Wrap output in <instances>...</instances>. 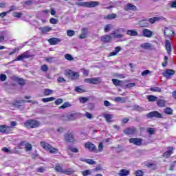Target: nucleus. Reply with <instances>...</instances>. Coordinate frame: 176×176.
I'll return each instance as SVG.
<instances>
[{
    "label": "nucleus",
    "mask_w": 176,
    "mask_h": 176,
    "mask_svg": "<svg viewBox=\"0 0 176 176\" xmlns=\"http://www.w3.org/2000/svg\"><path fill=\"white\" fill-rule=\"evenodd\" d=\"M41 126V122L38 120L30 119L24 122V126L27 129H36Z\"/></svg>",
    "instance_id": "obj_1"
},
{
    "label": "nucleus",
    "mask_w": 176,
    "mask_h": 176,
    "mask_svg": "<svg viewBox=\"0 0 176 176\" xmlns=\"http://www.w3.org/2000/svg\"><path fill=\"white\" fill-rule=\"evenodd\" d=\"M77 6L83 7V8H97L100 5L98 1H88V2H78L76 3Z\"/></svg>",
    "instance_id": "obj_2"
},
{
    "label": "nucleus",
    "mask_w": 176,
    "mask_h": 176,
    "mask_svg": "<svg viewBox=\"0 0 176 176\" xmlns=\"http://www.w3.org/2000/svg\"><path fill=\"white\" fill-rule=\"evenodd\" d=\"M41 146H42V148H43V149L50 152V153H52L54 155H55L56 153H58V148L52 146L50 144L45 142H41Z\"/></svg>",
    "instance_id": "obj_3"
},
{
    "label": "nucleus",
    "mask_w": 176,
    "mask_h": 176,
    "mask_svg": "<svg viewBox=\"0 0 176 176\" xmlns=\"http://www.w3.org/2000/svg\"><path fill=\"white\" fill-rule=\"evenodd\" d=\"M65 75L72 79V80H76L79 79V73L73 72L72 70H67L65 72Z\"/></svg>",
    "instance_id": "obj_4"
},
{
    "label": "nucleus",
    "mask_w": 176,
    "mask_h": 176,
    "mask_svg": "<svg viewBox=\"0 0 176 176\" xmlns=\"http://www.w3.org/2000/svg\"><path fill=\"white\" fill-rule=\"evenodd\" d=\"M30 57H32V55L30 54V51H26L22 53L20 56H19L16 59L13 61H23V60L25 58H30Z\"/></svg>",
    "instance_id": "obj_5"
},
{
    "label": "nucleus",
    "mask_w": 176,
    "mask_h": 176,
    "mask_svg": "<svg viewBox=\"0 0 176 176\" xmlns=\"http://www.w3.org/2000/svg\"><path fill=\"white\" fill-rule=\"evenodd\" d=\"M146 118L148 119H152V118H157L158 119H162L163 116L162 113H159L157 111H151L146 114Z\"/></svg>",
    "instance_id": "obj_6"
},
{
    "label": "nucleus",
    "mask_w": 176,
    "mask_h": 176,
    "mask_svg": "<svg viewBox=\"0 0 176 176\" xmlns=\"http://www.w3.org/2000/svg\"><path fill=\"white\" fill-rule=\"evenodd\" d=\"M85 148L88 149L90 152H95V153H98V150H97V147L96 145L92 144L91 142H87L85 144Z\"/></svg>",
    "instance_id": "obj_7"
},
{
    "label": "nucleus",
    "mask_w": 176,
    "mask_h": 176,
    "mask_svg": "<svg viewBox=\"0 0 176 176\" xmlns=\"http://www.w3.org/2000/svg\"><path fill=\"white\" fill-rule=\"evenodd\" d=\"M65 141L66 142H75V138L74 137V133L72 132H67L65 133Z\"/></svg>",
    "instance_id": "obj_8"
},
{
    "label": "nucleus",
    "mask_w": 176,
    "mask_h": 176,
    "mask_svg": "<svg viewBox=\"0 0 176 176\" xmlns=\"http://www.w3.org/2000/svg\"><path fill=\"white\" fill-rule=\"evenodd\" d=\"M142 35L145 38H152L153 36V32L149 30L148 29H142Z\"/></svg>",
    "instance_id": "obj_9"
},
{
    "label": "nucleus",
    "mask_w": 176,
    "mask_h": 176,
    "mask_svg": "<svg viewBox=\"0 0 176 176\" xmlns=\"http://www.w3.org/2000/svg\"><path fill=\"white\" fill-rule=\"evenodd\" d=\"M130 144H133V145H137L140 146L142 144V139L141 138H130L129 139Z\"/></svg>",
    "instance_id": "obj_10"
},
{
    "label": "nucleus",
    "mask_w": 176,
    "mask_h": 176,
    "mask_svg": "<svg viewBox=\"0 0 176 176\" xmlns=\"http://www.w3.org/2000/svg\"><path fill=\"white\" fill-rule=\"evenodd\" d=\"M164 34L165 36H166L167 38H170V36H171V35H174L175 32L173 31L171 28L166 27L164 28Z\"/></svg>",
    "instance_id": "obj_11"
},
{
    "label": "nucleus",
    "mask_w": 176,
    "mask_h": 176,
    "mask_svg": "<svg viewBox=\"0 0 176 176\" xmlns=\"http://www.w3.org/2000/svg\"><path fill=\"white\" fill-rule=\"evenodd\" d=\"M80 113H73L71 114L67 115V118L69 120H75L76 119H78L80 116Z\"/></svg>",
    "instance_id": "obj_12"
},
{
    "label": "nucleus",
    "mask_w": 176,
    "mask_h": 176,
    "mask_svg": "<svg viewBox=\"0 0 176 176\" xmlns=\"http://www.w3.org/2000/svg\"><path fill=\"white\" fill-rule=\"evenodd\" d=\"M135 128H127L124 130V134H126V135H131L133 134H135Z\"/></svg>",
    "instance_id": "obj_13"
},
{
    "label": "nucleus",
    "mask_w": 176,
    "mask_h": 176,
    "mask_svg": "<svg viewBox=\"0 0 176 176\" xmlns=\"http://www.w3.org/2000/svg\"><path fill=\"white\" fill-rule=\"evenodd\" d=\"M173 151H174L173 147H168V151L163 154V157H166V159L170 157L173 155Z\"/></svg>",
    "instance_id": "obj_14"
},
{
    "label": "nucleus",
    "mask_w": 176,
    "mask_h": 176,
    "mask_svg": "<svg viewBox=\"0 0 176 176\" xmlns=\"http://www.w3.org/2000/svg\"><path fill=\"white\" fill-rule=\"evenodd\" d=\"M165 46L168 56H171V42H170L168 40H166Z\"/></svg>",
    "instance_id": "obj_15"
},
{
    "label": "nucleus",
    "mask_w": 176,
    "mask_h": 176,
    "mask_svg": "<svg viewBox=\"0 0 176 176\" xmlns=\"http://www.w3.org/2000/svg\"><path fill=\"white\" fill-rule=\"evenodd\" d=\"M140 47H142V49H145L146 50H151L152 44L151 43H142L140 45Z\"/></svg>",
    "instance_id": "obj_16"
},
{
    "label": "nucleus",
    "mask_w": 176,
    "mask_h": 176,
    "mask_svg": "<svg viewBox=\"0 0 176 176\" xmlns=\"http://www.w3.org/2000/svg\"><path fill=\"white\" fill-rule=\"evenodd\" d=\"M10 130V126H6V125H1L0 126L1 133H9Z\"/></svg>",
    "instance_id": "obj_17"
},
{
    "label": "nucleus",
    "mask_w": 176,
    "mask_h": 176,
    "mask_svg": "<svg viewBox=\"0 0 176 176\" xmlns=\"http://www.w3.org/2000/svg\"><path fill=\"white\" fill-rule=\"evenodd\" d=\"M126 34L129 35L130 36H138V32L137 30H129L126 31Z\"/></svg>",
    "instance_id": "obj_18"
},
{
    "label": "nucleus",
    "mask_w": 176,
    "mask_h": 176,
    "mask_svg": "<svg viewBox=\"0 0 176 176\" xmlns=\"http://www.w3.org/2000/svg\"><path fill=\"white\" fill-rule=\"evenodd\" d=\"M111 41H112V37L109 35H104L101 37V41L105 43L111 42Z\"/></svg>",
    "instance_id": "obj_19"
},
{
    "label": "nucleus",
    "mask_w": 176,
    "mask_h": 176,
    "mask_svg": "<svg viewBox=\"0 0 176 176\" xmlns=\"http://www.w3.org/2000/svg\"><path fill=\"white\" fill-rule=\"evenodd\" d=\"M80 162H84L85 163H87L88 164H97V162H96V161L90 159L80 158Z\"/></svg>",
    "instance_id": "obj_20"
},
{
    "label": "nucleus",
    "mask_w": 176,
    "mask_h": 176,
    "mask_svg": "<svg viewBox=\"0 0 176 176\" xmlns=\"http://www.w3.org/2000/svg\"><path fill=\"white\" fill-rule=\"evenodd\" d=\"M48 42L51 45H58V43L60 42V40L57 38H51L48 40Z\"/></svg>",
    "instance_id": "obj_21"
},
{
    "label": "nucleus",
    "mask_w": 176,
    "mask_h": 176,
    "mask_svg": "<svg viewBox=\"0 0 176 176\" xmlns=\"http://www.w3.org/2000/svg\"><path fill=\"white\" fill-rule=\"evenodd\" d=\"M175 74V72L171 69H167L166 72L164 73V76L166 78H168L170 76V75H174Z\"/></svg>",
    "instance_id": "obj_22"
},
{
    "label": "nucleus",
    "mask_w": 176,
    "mask_h": 176,
    "mask_svg": "<svg viewBox=\"0 0 176 176\" xmlns=\"http://www.w3.org/2000/svg\"><path fill=\"white\" fill-rule=\"evenodd\" d=\"M120 50H122V47H120V46L116 47L114 51L109 53V57H112V56H116V54H118V53H119Z\"/></svg>",
    "instance_id": "obj_23"
},
{
    "label": "nucleus",
    "mask_w": 176,
    "mask_h": 176,
    "mask_svg": "<svg viewBox=\"0 0 176 176\" xmlns=\"http://www.w3.org/2000/svg\"><path fill=\"white\" fill-rule=\"evenodd\" d=\"M14 80L18 82L19 85L21 86H24L25 85V80L23 78H20L19 77H14Z\"/></svg>",
    "instance_id": "obj_24"
},
{
    "label": "nucleus",
    "mask_w": 176,
    "mask_h": 176,
    "mask_svg": "<svg viewBox=\"0 0 176 176\" xmlns=\"http://www.w3.org/2000/svg\"><path fill=\"white\" fill-rule=\"evenodd\" d=\"M103 118H104L106 122L107 123H112V118H113V115L112 114H104L103 116Z\"/></svg>",
    "instance_id": "obj_25"
},
{
    "label": "nucleus",
    "mask_w": 176,
    "mask_h": 176,
    "mask_svg": "<svg viewBox=\"0 0 176 176\" xmlns=\"http://www.w3.org/2000/svg\"><path fill=\"white\" fill-rule=\"evenodd\" d=\"M39 30L41 31L42 34H47V32H50V31H52V28L45 26L44 28H41Z\"/></svg>",
    "instance_id": "obj_26"
},
{
    "label": "nucleus",
    "mask_w": 176,
    "mask_h": 176,
    "mask_svg": "<svg viewBox=\"0 0 176 176\" xmlns=\"http://www.w3.org/2000/svg\"><path fill=\"white\" fill-rule=\"evenodd\" d=\"M160 20H163V17L155 16L149 19V23H151V24H154V23L160 21Z\"/></svg>",
    "instance_id": "obj_27"
},
{
    "label": "nucleus",
    "mask_w": 176,
    "mask_h": 176,
    "mask_svg": "<svg viewBox=\"0 0 176 176\" xmlns=\"http://www.w3.org/2000/svg\"><path fill=\"white\" fill-rule=\"evenodd\" d=\"M102 82V80L100 77L92 78V85H100Z\"/></svg>",
    "instance_id": "obj_28"
},
{
    "label": "nucleus",
    "mask_w": 176,
    "mask_h": 176,
    "mask_svg": "<svg viewBox=\"0 0 176 176\" xmlns=\"http://www.w3.org/2000/svg\"><path fill=\"white\" fill-rule=\"evenodd\" d=\"M166 103H167V102L163 99H158L157 100V105L158 107H166Z\"/></svg>",
    "instance_id": "obj_29"
},
{
    "label": "nucleus",
    "mask_w": 176,
    "mask_h": 176,
    "mask_svg": "<svg viewBox=\"0 0 176 176\" xmlns=\"http://www.w3.org/2000/svg\"><path fill=\"white\" fill-rule=\"evenodd\" d=\"M120 176H127L130 175V170H127L126 169H121L120 173H118Z\"/></svg>",
    "instance_id": "obj_30"
},
{
    "label": "nucleus",
    "mask_w": 176,
    "mask_h": 176,
    "mask_svg": "<svg viewBox=\"0 0 176 176\" xmlns=\"http://www.w3.org/2000/svg\"><path fill=\"white\" fill-rule=\"evenodd\" d=\"M125 10H137V7L131 3H129L125 7Z\"/></svg>",
    "instance_id": "obj_31"
},
{
    "label": "nucleus",
    "mask_w": 176,
    "mask_h": 176,
    "mask_svg": "<svg viewBox=\"0 0 176 176\" xmlns=\"http://www.w3.org/2000/svg\"><path fill=\"white\" fill-rule=\"evenodd\" d=\"M54 170H56L57 173H60L61 174L64 173V170L63 169V167H61V165H60V164H57L56 165Z\"/></svg>",
    "instance_id": "obj_32"
},
{
    "label": "nucleus",
    "mask_w": 176,
    "mask_h": 176,
    "mask_svg": "<svg viewBox=\"0 0 176 176\" xmlns=\"http://www.w3.org/2000/svg\"><path fill=\"white\" fill-rule=\"evenodd\" d=\"M147 100L149 101V102H153L155 101H157V97L153 95H149L147 96Z\"/></svg>",
    "instance_id": "obj_33"
},
{
    "label": "nucleus",
    "mask_w": 176,
    "mask_h": 176,
    "mask_svg": "<svg viewBox=\"0 0 176 176\" xmlns=\"http://www.w3.org/2000/svg\"><path fill=\"white\" fill-rule=\"evenodd\" d=\"M87 36V34L86 33V28H82V34L79 36L80 39H85Z\"/></svg>",
    "instance_id": "obj_34"
},
{
    "label": "nucleus",
    "mask_w": 176,
    "mask_h": 176,
    "mask_svg": "<svg viewBox=\"0 0 176 176\" xmlns=\"http://www.w3.org/2000/svg\"><path fill=\"white\" fill-rule=\"evenodd\" d=\"M117 15L116 14H108L107 16H105L104 19L105 20H113V19H116Z\"/></svg>",
    "instance_id": "obj_35"
},
{
    "label": "nucleus",
    "mask_w": 176,
    "mask_h": 176,
    "mask_svg": "<svg viewBox=\"0 0 176 176\" xmlns=\"http://www.w3.org/2000/svg\"><path fill=\"white\" fill-rule=\"evenodd\" d=\"M164 113L166 115H173V109L170 107H166L164 109Z\"/></svg>",
    "instance_id": "obj_36"
},
{
    "label": "nucleus",
    "mask_w": 176,
    "mask_h": 176,
    "mask_svg": "<svg viewBox=\"0 0 176 176\" xmlns=\"http://www.w3.org/2000/svg\"><path fill=\"white\" fill-rule=\"evenodd\" d=\"M151 91H154V93H161L162 89L159 87H153L150 88Z\"/></svg>",
    "instance_id": "obj_37"
},
{
    "label": "nucleus",
    "mask_w": 176,
    "mask_h": 176,
    "mask_svg": "<svg viewBox=\"0 0 176 176\" xmlns=\"http://www.w3.org/2000/svg\"><path fill=\"white\" fill-rule=\"evenodd\" d=\"M71 103L69 102H65L62 106L59 107V109H65V108H69Z\"/></svg>",
    "instance_id": "obj_38"
},
{
    "label": "nucleus",
    "mask_w": 176,
    "mask_h": 176,
    "mask_svg": "<svg viewBox=\"0 0 176 176\" xmlns=\"http://www.w3.org/2000/svg\"><path fill=\"white\" fill-rule=\"evenodd\" d=\"M146 166L148 167V168H151V170H156V168H157L156 164L153 163H148Z\"/></svg>",
    "instance_id": "obj_39"
},
{
    "label": "nucleus",
    "mask_w": 176,
    "mask_h": 176,
    "mask_svg": "<svg viewBox=\"0 0 176 176\" xmlns=\"http://www.w3.org/2000/svg\"><path fill=\"white\" fill-rule=\"evenodd\" d=\"M112 82L116 86H122V80L113 78Z\"/></svg>",
    "instance_id": "obj_40"
},
{
    "label": "nucleus",
    "mask_w": 176,
    "mask_h": 176,
    "mask_svg": "<svg viewBox=\"0 0 176 176\" xmlns=\"http://www.w3.org/2000/svg\"><path fill=\"white\" fill-rule=\"evenodd\" d=\"M56 98L54 97H50V98H44L42 99L43 102H50V101H54Z\"/></svg>",
    "instance_id": "obj_41"
},
{
    "label": "nucleus",
    "mask_w": 176,
    "mask_h": 176,
    "mask_svg": "<svg viewBox=\"0 0 176 176\" xmlns=\"http://www.w3.org/2000/svg\"><path fill=\"white\" fill-rule=\"evenodd\" d=\"M25 149L26 152H31V151H32V145L30 143H27L25 145Z\"/></svg>",
    "instance_id": "obj_42"
},
{
    "label": "nucleus",
    "mask_w": 176,
    "mask_h": 176,
    "mask_svg": "<svg viewBox=\"0 0 176 176\" xmlns=\"http://www.w3.org/2000/svg\"><path fill=\"white\" fill-rule=\"evenodd\" d=\"M67 149L71 152H73V153H78V152H79V149H78V148L72 147L71 146H68Z\"/></svg>",
    "instance_id": "obj_43"
},
{
    "label": "nucleus",
    "mask_w": 176,
    "mask_h": 176,
    "mask_svg": "<svg viewBox=\"0 0 176 176\" xmlns=\"http://www.w3.org/2000/svg\"><path fill=\"white\" fill-rule=\"evenodd\" d=\"M140 27H144V28L149 27V22L146 21H142L140 23Z\"/></svg>",
    "instance_id": "obj_44"
},
{
    "label": "nucleus",
    "mask_w": 176,
    "mask_h": 176,
    "mask_svg": "<svg viewBox=\"0 0 176 176\" xmlns=\"http://www.w3.org/2000/svg\"><path fill=\"white\" fill-rule=\"evenodd\" d=\"M53 90L50 89H44V96H50V94H52Z\"/></svg>",
    "instance_id": "obj_45"
},
{
    "label": "nucleus",
    "mask_w": 176,
    "mask_h": 176,
    "mask_svg": "<svg viewBox=\"0 0 176 176\" xmlns=\"http://www.w3.org/2000/svg\"><path fill=\"white\" fill-rule=\"evenodd\" d=\"M63 174H66V175H72V174H74V170L71 169L64 170Z\"/></svg>",
    "instance_id": "obj_46"
},
{
    "label": "nucleus",
    "mask_w": 176,
    "mask_h": 176,
    "mask_svg": "<svg viewBox=\"0 0 176 176\" xmlns=\"http://www.w3.org/2000/svg\"><path fill=\"white\" fill-rule=\"evenodd\" d=\"M111 28H112V25L111 24L106 25L104 28V32H109V31H111Z\"/></svg>",
    "instance_id": "obj_47"
},
{
    "label": "nucleus",
    "mask_w": 176,
    "mask_h": 176,
    "mask_svg": "<svg viewBox=\"0 0 176 176\" xmlns=\"http://www.w3.org/2000/svg\"><path fill=\"white\" fill-rule=\"evenodd\" d=\"M65 58L66 60H67L68 61H72L74 60V57L72 56V55H71L69 54H66L65 55Z\"/></svg>",
    "instance_id": "obj_48"
},
{
    "label": "nucleus",
    "mask_w": 176,
    "mask_h": 176,
    "mask_svg": "<svg viewBox=\"0 0 176 176\" xmlns=\"http://www.w3.org/2000/svg\"><path fill=\"white\" fill-rule=\"evenodd\" d=\"M114 101H116L117 102H125L126 100L122 97H117L115 98Z\"/></svg>",
    "instance_id": "obj_49"
},
{
    "label": "nucleus",
    "mask_w": 176,
    "mask_h": 176,
    "mask_svg": "<svg viewBox=\"0 0 176 176\" xmlns=\"http://www.w3.org/2000/svg\"><path fill=\"white\" fill-rule=\"evenodd\" d=\"M133 108H134V109L135 110V111H138V112H142V111H144V108H142V107H140L139 105H135L134 107H133Z\"/></svg>",
    "instance_id": "obj_50"
},
{
    "label": "nucleus",
    "mask_w": 176,
    "mask_h": 176,
    "mask_svg": "<svg viewBox=\"0 0 176 176\" xmlns=\"http://www.w3.org/2000/svg\"><path fill=\"white\" fill-rule=\"evenodd\" d=\"M79 101L81 104H85V102H87L89 101L88 98L81 97L79 98Z\"/></svg>",
    "instance_id": "obj_51"
},
{
    "label": "nucleus",
    "mask_w": 176,
    "mask_h": 176,
    "mask_svg": "<svg viewBox=\"0 0 176 176\" xmlns=\"http://www.w3.org/2000/svg\"><path fill=\"white\" fill-rule=\"evenodd\" d=\"M55 60H56V58L53 56L45 58V61H47V63H54Z\"/></svg>",
    "instance_id": "obj_52"
},
{
    "label": "nucleus",
    "mask_w": 176,
    "mask_h": 176,
    "mask_svg": "<svg viewBox=\"0 0 176 176\" xmlns=\"http://www.w3.org/2000/svg\"><path fill=\"white\" fill-rule=\"evenodd\" d=\"M82 174L83 176L91 175V172L90 170H85L82 172Z\"/></svg>",
    "instance_id": "obj_53"
},
{
    "label": "nucleus",
    "mask_w": 176,
    "mask_h": 176,
    "mask_svg": "<svg viewBox=\"0 0 176 176\" xmlns=\"http://www.w3.org/2000/svg\"><path fill=\"white\" fill-rule=\"evenodd\" d=\"M12 16L14 17H17V19H20L21 17V16H23V14L20 13V12H13Z\"/></svg>",
    "instance_id": "obj_54"
},
{
    "label": "nucleus",
    "mask_w": 176,
    "mask_h": 176,
    "mask_svg": "<svg viewBox=\"0 0 176 176\" xmlns=\"http://www.w3.org/2000/svg\"><path fill=\"white\" fill-rule=\"evenodd\" d=\"M146 131L151 135H152L153 134H155V129L153 128H148Z\"/></svg>",
    "instance_id": "obj_55"
},
{
    "label": "nucleus",
    "mask_w": 176,
    "mask_h": 176,
    "mask_svg": "<svg viewBox=\"0 0 176 176\" xmlns=\"http://www.w3.org/2000/svg\"><path fill=\"white\" fill-rule=\"evenodd\" d=\"M67 34L68 36H74L75 35V31L74 30H67Z\"/></svg>",
    "instance_id": "obj_56"
},
{
    "label": "nucleus",
    "mask_w": 176,
    "mask_h": 176,
    "mask_svg": "<svg viewBox=\"0 0 176 176\" xmlns=\"http://www.w3.org/2000/svg\"><path fill=\"white\" fill-rule=\"evenodd\" d=\"M50 23L51 24H57V23H58V19L51 18L50 20Z\"/></svg>",
    "instance_id": "obj_57"
},
{
    "label": "nucleus",
    "mask_w": 176,
    "mask_h": 176,
    "mask_svg": "<svg viewBox=\"0 0 176 176\" xmlns=\"http://www.w3.org/2000/svg\"><path fill=\"white\" fill-rule=\"evenodd\" d=\"M41 69V71H43V72H47L49 67L46 65H43Z\"/></svg>",
    "instance_id": "obj_58"
},
{
    "label": "nucleus",
    "mask_w": 176,
    "mask_h": 176,
    "mask_svg": "<svg viewBox=\"0 0 176 176\" xmlns=\"http://www.w3.org/2000/svg\"><path fill=\"white\" fill-rule=\"evenodd\" d=\"M149 74H151L150 70H144L142 72V76H146V75H149Z\"/></svg>",
    "instance_id": "obj_59"
},
{
    "label": "nucleus",
    "mask_w": 176,
    "mask_h": 176,
    "mask_svg": "<svg viewBox=\"0 0 176 176\" xmlns=\"http://www.w3.org/2000/svg\"><path fill=\"white\" fill-rule=\"evenodd\" d=\"M104 107H113V104H112L108 100H104Z\"/></svg>",
    "instance_id": "obj_60"
},
{
    "label": "nucleus",
    "mask_w": 176,
    "mask_h": 176,
    "mask_svg": "<svg viewBox=\"0 0 176 176\" xmlns=\"http://www.w3.org/2000/svg\"><path fill=\"white\" fill-rule=\"evenodd\" d=\"M56 105H60V104H63V99L62 98H58L55 100Z\"/></svg>",
    "instance_id": "obj_61"
},
{
    "label": "nucleus",
    "mask_w": 176,
    "mask_h": 176,
    "mask_svg": "<svg viewBox=\"0 0 176 176\" xmlns=\"http://www.w3.org/2000/svg\"><path fill=\"white\" fill-rule=\"evenodd\" d=\"M6 78H7L6 75H5V74L0 75V80L1 82H5V80H6Z\"/></svg>",
    "instance_id": "obj_62"
},
{
    "label": "nucleus",
    "mask_w": 176,
    "mask_h": 176,
    "mask_svg": "<svg viewBox=\"0 0 176 176\" xmlns=\"http://www.w3.org/2000/svg\"><path fill=\"white\" fill-rule=\"evenodd\" d=\"M135 174L136 176H142V175H144V172H142V170H137L135 173Z\"/></svg>",
    "instance_id": "obj_63"
},
{
    "label": "nucleus",
    "mask_w": 176,
    "mask_h": 176,
    "mask_svg": "<svg viewBox=\"0 0 176 176\" xmlns=\"http://www.w3.org/2000/svg\"><path fill=\"white\" fill-rule=\"evenodd\" d=\"M170 8H176V1H170V3H169Z\"/></svg>",
    "instance_id": "obj_64"
}]
</instances>
